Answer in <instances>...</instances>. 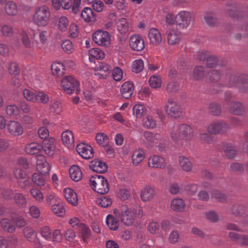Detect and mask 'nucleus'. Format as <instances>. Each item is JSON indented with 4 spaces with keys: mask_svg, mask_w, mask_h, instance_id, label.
Masks as SVG:
<instances>
[{
    "mask_svg": "<svg viewBox=\"0 0 248 248\" xmlns=\"http://www.w3.org/2000/svg\"><path fill=\"white\" fill-rule=\"evenodd\" d=\"M90 186L93 190L98 193L104 194L109 190V186L108 180L103 176L95 175L90 178Z\"/></svg>",
    "mask_w": 248,
    "mask_h": 248,
    "instance_id": "nucleus-2",
    "label": "nucleus"
},
{
    "mask_svg": "<svg viewBox=\"0 0 248 248\" xmlns=\"http://www.w3.org/2000/svg\"><path fill=\"white\" fill-rule=\"evenodd\" d=\"M51 70L54 75L60 76L63 74L64 67L62 63L54 62L51 65Z\"/></svg>",
    "mask_w": 248,
    "mask_h": 248,
    "instance_id": "nucleus-46",
    "label": "nucleus"
},
{
    "mask_svg": "<svg viewBox=\"0 0 248 248\" xmlns=\"http://www.w3.org/2000/svg\"><path fill=\"white\" fill-rule=\"evenodd\" d=\"M1 31L2 35L7 37H11L14 34L13 27L7 24H4L1 27Z\"/></svg>",
    "mask_w": 248,
    "mask_h": 248,
    "instance_id": "nucleus-56",
    "label": "nucleus"
},
{
    "mask_svg": "<svg viewBox=\"0 0 248 248\" xmlns=\"http://www.w3.org/2000/svg\"><path fill=\"white\" fill-rule=\"evenodd\" d=\"M0 225L2 230L9 233H13L16 231V227L12 224L10 220L6 218H3L0 221Z\"/></svg>",
    "mask_w": 248,
    "mask_h": 248,
    "instance_id": "nucleus-36",
    "label": "nucleus"
},
{
    "mask_svg": "<svg viewBox=\"0 0 248 248\" xmlns=\"http://www.w3.org/2000/svg\"><path fill=\"white\" fill-rule=\"evenodd\" d=\"M181 33L176 30H171L167 35V41L169 45H174L178 43L181 39Z\"/></svg>",
    "mask_w": 248,
    "mask_h": 248,
    "instance_id": "nucleus-28",
    "label": "nucleus"
},
{
    "mask_svg": "<svg viewBox=\"0 0 248 248\" xmlns=\"http://www.w3.org/2000/svg\"><path fill=\"white\" fill-rule=\"evenodd\" d=\"M31 196L39 203H42L44 201L43 193L36 188H32L30 190Z\"/></svg>",
    "mask_w": 248,
    "mask_h": 248,
    "instance_id": "nucleus-49",
    "label": "nucleus"
},
{
    "mask_svg": "<svg viewBox=\"0 0 248 248\" xmlns=\"http://www.w3.org/2000/svg\"><path fill=\"white\" fill-rule=\"evenodd\" d=\"M51 209L54 214L59 217H63L65 212L63 203L61 201L52 205Z\"/></svg>",
    "mask_w": 248,
    "mask_h": 248,
    "instance_id": "nucleus-31",
    "label": "nucleus"
},
{
    "mask_svg": "<svg viewBox=\"0 0 248 248\" xmlns=\"http://www.w3.org/2000/svg\"><path fill=\"white\" fill-rule=\"evenodd\" d=\"M95 138L97 143L102 146H105L108 143V138L104 133H98L96 135Z\"/></svg>",
    "mask_w": 248,
    "mask_h": 248,
    "instance_id": "nucleus-58",
    "label": "nucleus"
},
{
    "mask_svg": "<svg viewBox=\"0 0 248 248\" xmlns=\"http://www.w3.org/2000/svg\"><path fill=\"white\" fill-rule=\"evenodd\" d=\"M90 168L94 172L102 173L107 171L108 167L105 162L98 159H94L91 162Z\"/></svg>",
    "mask_w": 248,
    "mask_h": 248,
    "instance_id": "nucleus-19",
    "label": "nucleus"
},
{
    "mask_svg": "<svg viewBox=\"0 0 248 248\" xmlns=\"http://www.w3.org/2000/svg\"><path fill=\"white\" fill-rule=\"evenodd\" d=\"M179 164L183 170L190 172L192 170L193 165L189 158L184 156H181L179 158Z\"/></svg>",
    "mask_w": 248,
    "mask_h": 248,
    "instance_id": "nucleus-32",
    "label": "nucleus"
},
{
    "mask_svg": "<svg viewBox=\"0 0 248 248\" xmlns=\"http://www.w3.org/2000/svg\"><path fill=\"white\" fill-rule=\"evenodd\" d=\"M63 235L60 229H55L52 232V239L54 243H59L62 241Z\"/></svg>",
    "mask_w": 248,
    "mask_h": 248,
    "instance_id": "nucleus-59",
    "label": "nucleus"
},
{
    "mask_svg": "<svg viewBox=\"0 0 248 248\" xmlns=\"http://www.w3.org/2000/svg\"><path fill=\"white\" fill-rule=\"evenodd\" d=\"M70 178L75 182H79L83 177L80 168L77 165L72 166L69 170Z\"/></svg>",
    "mask_w": 248,
    "mask_h": 248,
    "instance_id": "nucleus-26",
    "label": "nucleus"
},
{
    "mask_svg": "<svg viewBox=\"0 0 248 248\" xmlns=\"http://www.w3.org/2000/svg\"><path fill=\"white\" fill-rule=\"evenodd\" d=\"M15 204L20 208H24L27 204V201L24 195L21 193H16L14 197Z\"/></svg>",
    "mask_w": 248,
    "mask_h": 248,
    "instance_id": "nucleus-39",
    "label": "nucleus"
},
{
    "mask_svg": "<svg viewBox=\"0 0 248 248\" xmlns=\"http://www.w3.org/2000/svg\"><path fill=\"white\" fill-rule=\"evenodd\" d=\"M93 39L98 46L108 47L111 43V35L107 31L98 30L93 34Z\"/></svg>",
    "mask_w": 248,
    "mask_h": 248,
    "instance_id": "nucleus-3",
    "label": "nucleus"
},
{
    "mask_svg": "<svg viewBox=\"0 0 248 248\" xmlns=\"http://www.w3.org/2000/svg\"><path fill=\"white\" fill-rule=\"evenodd\" d=\"M147 231L152 234L158 233L160 230L159 223L155 221H150L147 227Z\"/></svg>",
    "mask_w": 248,
    "mask_h": 248,
    "instance_id": "nucleus-52",
    "label": "nucleus"
},
{
    "mask_svg": "<svg viewBox=\"0 0 248 248\" xmlns=\"http://www.w3.org/2000/svg\"><path fill=\"white\" fill-rule=\"evenodd\" d=\"M6 112L9 116H17L20 113V109L15 105H10L6 108Z\"/></svg>",
    "mask_w": 248,
    "mask_h": 248,
    "instance_id": "nucleus-57",
    "label": "nucleus"
},
{
    "mask_svg": "<svg viewBox=\"0 0 248 248\" xmlns=\"http://www.w3.org/2000/svg\"><path fill=\"white\" fill-rule=\"evenodd\" d=\"M148 36L150 43L155 45L160 44L162 41V35L158 30L152 28L149 30Z\"/></svg>",
    "mask_w": 248,
    "mask_h": 248,
    "instance_id": "nucleus-25",
    "label": "nucleus"
},
{
    "mask_svg": "<svg viewBox=\"0 0 248 248\" xmlns=\"http://www.w3.org/2000/svg\"><path fill=\"white\" fill-rule=\"evenodd\" d=\"M221 82H223L224 86L228 87H233L238 86L241 92H245L246 88L248 87V84L238 82V78L235 75L229 73H227L225 77H221Z\"/></svg>",
    "mask_w": 248,
    "mask_h": 248,
    "instance_id": "nucleus-5",
    "label": "nucleus"
},
{
    "mask_svg": "<svg viewBox=\"0 0 248 248\" xmlns=\"http://www.w3.org/2000/svg\"><path fill=\"white\" fill-rule=\"evenodd\" d=\"M94 75L99 79L107 78L112 70L110 66L105 62H100L93 68Z\"/></svg>",
    "mask_w": 248,
    "mask_h": 248,
    "instance_id": "nucleus-7",
    "label": "nucleus"
},
{
    "mask_svg": "<svg viewBox=\"0 0 248 248\" xmlns=\"http://www.w3.org/2000/svg\"><path fill=\"white\" fill-rule=\"evenodd\" d=\"M178 127V131L180 134L181 139L189 140L193 136V130L188 125L184 124Z\"/></svg>",
    "mask_w": 248,
    "mask_h": 248,
    "instance_id": "nucleus-20",
    "label": "nucleus"
},
{
    "mask_svg": "<svg viewBox=\"0 0 248 248\" xmlns=\"http://www.w3.org/2000/svg\"><path fill=\"white\" fill-rule=\"evenodd\" d=\"M79 82L72 76H66L61 80V86L68 94H72L75 89L79 92Z\"/></svg>",
    "mask_w": 248,
    "mask_h": 248,
    "instance_id": "nucleus-4",
    "label": "nucleus"
},
{
    "mask_svg": "<svg viewBox=\"0 0 248 248\" xmlns=\"http://www.w3.org/2000/svg\"><path fill=\"white\" fill-rule=\"evenodd\" d=\"M24 151L26 154L31 155H36L37 157L42 155V146L37 142H32L25 146Z\"/></svg>",
    "mask_w": 248,
    "mask_h": 248,
    "instance_id": "nucleus-16",
    "label": "nucleus"
},
{
    "mask_svg": "<svg viewBox=\"0 0 248 248\" xmlns=\"http://www.w3.org/2000/svg\"><path fill=\"white\" fill-rule=\"evenodd\" d=\"M225 155L229 158H232L236 155V151L231 143H227L223 147Z\"/></svg>",
    "mask_w": 248,
    "mask_h": 248,
    "instance_id": "nucleus-53",
    "label": "nucleus"
},
{
    "mask_svg": "<svg viewBox=\"0 0 248 248\" xmlns=\"http://www.w3.org/2000/svg\"><path fill=\"white\" fill-rule=\"evenodd\" d=\"M89 58H95L96 60L102 59L105 57L104 52L98 48H93L89 51Z\"/></svg>",
    "mask_w": 248,
    "mask_h": 248,
    "instance_id": "nucleus-43",
    "label": "nucleus"
},
{
    "mask_svg": "<svg viewBox=\"0 0 248 248\" xmlns=\"http://www.w3.org/2000/svg\"><path fill=\"white\" fill-rule=\"evenodd\" d=\"M112 76L114 80L120 81L123 76V70L119 67H115L112 71Z\"/></svg>",
    "mask_w": 248,
    "mask_h": 248,
    "instance_id": "nucleus-62",
    "label": "nucleus"
},
{
    "mask_svg": "<svg viewBox=\"0 0 248 248\" xmlns=\"http://www.w3.org/2000/svg\"><path fill=\"white\" fill-rule=\"evenodd\" d=\"M50 166L43 155L37 156L36 169L42 175H46L49 173Z\"/></svg>",
    "mask_w": 248,
    "mask_h": 248,
    "instance_id": "nucleus-10",
    "label": "nucleus"
},
{
    "mask_svg": "<svg viewBox=\"0 0 248 248\" xmlns=\"http://www.w3.org/2000/svg\"><path fill=\"white\" fill-rule=\"evenodd\" d=\"M81 17L87 23L94 22L96 21V14L90 7H85L82 10Z\"/></svg>",
    "mask_w": 248,
    "mask_h": 248,
    "instance_id": "nucleus-21",
    "label": "nucleus"
},
{
    "mask_svg": "<svg viewBox=\"0 0 248 248\" xmlns=\"http://www.w3.org/2000/svg\"><path fill=\"white\" fill-rule=\"evenodd\" d=\"M148 166L155 168H164L166 166V163L164 158L157 155L151 156L148 160Z\"/></svg>",
    "mask_w": 248,
    "mask_h": 248,
    "instance_id": "nucleus-17",
    "label": "nucleus"
},
{
    "mask_svg": "<svg viewBox=\"0 0 248 248\" xmlns=\"http://www.w3.org/2000/svg\"><path fill=\"white\" fill-rule=\"evenodd\" d=\"M191 16L190 13L186 11H182L175 16L176 24L182 28L188 27L191 22Z\"/></svg>",
    "mask_w": 248,
    "mask_h": 248,
    "instance_id": "nucleus-9",
    "label": "nucleus"
},
{
    "mask_svg": "<svg viewBox=\"0 0 248 248\" xmlns=\"http://www.w3.org/2000/svg\"><path fill=\"white\" fill-rule=\"evenodd\" d=\"M63 194L66 200L74 206L78 204V198L77 193L70 188H65Z\"/></svg>",
    "mask_w": 248,
    "mask_h": 248,
    "instance_id": "nucleus-23",
    "label": "nucleus"
},
{
    "mask_svg": "<svg viewBox=\"0 0 248 248\" xmlns=\"http://www.w3.org/2000/svg\"><path fill=\"white\" fill-rule=\"evenodd\" d=\"M68 25L69 21L66 16H62L59 18L58 26L60 31H66Z\"/></svg>",
    "mask_w": 248,
    "mask_h": 248,
    "instance_id": "nucleus-60",
    "label": "nucleus"
},
{
    "mask_svg": "<svg viewBox=\"0 0 248 248\" xmlns=\"http://www.w3.org/2000/svg\"><path fill=\"white\" fill-rule=\"evenodd\" d=\"M121 221L126 226L131 225L135 218V213L132 209L127 208L122 211L118 215Z\"/></svg>",
    "mask_w": 248,
    "mask_h": 248,
    "instance_id": "nucleus-11",
    "label": "nucleus"
},
{
    "mask_svg": "<svg viewBox=\"0 0 248 248\" xmlns=\"http://www.w3.org/2000/svg\"><path fill=\"white\" fill-rule=\"evenodd\" d=\"M144 68L143 62L141 59L136 60L133 62L132 65L133 72L139 73H140Z\"/></svg>",
    "mask_w": 248,
    "mask_h": 248,
    "instance_id": "nucleus-61",
    "label": "nucleus"
},
{
    "mask_svg": "<svg viewBox=\"0 0 248 248\" xmlns=\"http://www.w3.org/2000/svg\"><path fill=\"white\" fill-rule=\"evenodd\" d=\"M43 175L40 173H33L32 176V181L33 183L40 187L45 186L46 180Z\"/></svg>",
    "mask_w": 248,
    "mask_h": 248,
    "instance_id": "nucleus-48",
    "label": "nucleus"
},
{
    "mask_svg": "<svg viewBox=\"0 0 248 248\" xmlns=\"http://www.w3.org/2000/svg\"><path fill=\"white\" fill-rule=\"evenodd\" d=\"M155 189L152 186H146L140 192V197L144 202L151 201L156 195Z\"/></svg>",
    "mask_w": 248,
    "mask_h": 248,
    "instance_id": "nucleus-18",
    "label": "nucleus"
},
{
    "mask_svg": "<svg viewBox=\"0 0 248 248\" xmlns=\"http://www.w3.org/2000/svg\"><path fill=\"white\" fill-rule=\"evenodd\" d=\"M42 150L46 154L50 156L54 155L56 151V140L54 138L50 137L47 140H44Z\"/></svg>",
    "mask_w": 248,
    "mask_h": 248,
    "instance_id": "nucleus-15",
    "label": "nucleus"
},
{
    "mask_svg": "<svg viewBox=\"0 0 248 248\" xmlns=\"http://www.w3.org/2000/svg\"><path fill=\"white\" fill-rule=\"evenodd\" d=\"M5 11L8 16L16 15L18 11L16 4L12 1L8 2L5 6Z\"/></svg>",
    "mask_w": 248,
    "mask_h": 248,
    "instance_id": "nucleus-42",
    "label": "nucleus"
},
{
    "mask_svg": "<svg viewBox=\"0 0 248 248\" xmlns=\"http://www.w3.org/2000/svg\"><path fill=\"white\" fill-rule=\"evenodd\" d=\"M185 207V202L182 199L175 198L171 202V208L175 211H182Z\"/></svg>",
    "mask_w": 248,
    "mask_h": 248,
    "instance_id": "nucleus-41",
    "label": "nucleus"
},
{
    "mask_svg": "<svg viewBox=\"0 0 248 248\" xmlns=\"http://www.w3.org/2000/svg\"><path fill=\"white\" fill-rule=\"evenodd\" d=\"M142 124L146 128H154L156 126V123L152 116L147 115L143 119Z\"/></svg>",
    "mask_w": 248,
    "mask_h": 248,
    "instance_id": "nucleus-47",
    "label": "nucleus"
},
{
    "mask_svg": "<svg viewBox=\"0 0 248 248\" xmlns=\"http://www.w3.org/2000/svg\"><path fill=\"white\" fill-rule=\"evenodd\" d=\"M134 91V85L131 82L124 83L121 87V93L123 97L129 98L132 95Z\"/></svg>",
    "mask_w": 248,
    "mask_h": 248,
    "instance_id": "nucleus-24",
    "label": "nucleus"
},
{
    "mask_svg": "<svg viewBox=\"0 0 248 248\" xmlns=\"http://www.w3.org/2000/svg\"><path fill=\"white\" fill-rule=\"evenodd\" d=\"M51 17L50 10L46 5L37 6L34 11L32 16V22L38 27H45L47 25Z\"/></svg>",
    "mask_w": 248,
    "mask_h": 248,
    "instance_id": "nucleus-1",
    "label": "nucleus"
},
{
    "mask_svg": "<svg viewBox=\"0 0 248 248\" xmlns=\"http://www.w3.org/2000/svg\"><path fill=\"white\" fill-rule=\"evenodd\" d=\"M62 103L60 101H55L50 105L51 111L55 114H59L62 111Z\"/></svg>",
    "mask_w": 248,
    "mask_h": 248,
    "instance_id": "nucleus-64",
    "label": "nucleus"
},
{
    "mask_svg": "<svg viewBox=\"0 0 248 248\" xmlns=\"http://www.w3.org/2000/svg\"><path fill=\"white\" fill-rule=\"evenodd\" d=\"M226 124L222 121H216L212 123L207 127V131L212 134H219L226 131Z\"/></svg>",
    "mask_w": 248,
    "mask_h": 248,
    "instance_id": "nucleus-14",
    "label": "nucleus"
},
{
    "mask_svg": "<svg viewBox=\"0 0 248 248\" xmlns=\"http://www.w3.org/2000/svg\"><path fill=\"white\" fill-rule=\"evenodd\" d=\"M78 233L82 237L84 242H86L87 240L90 237L91 232L90 229L86 225L82 223L79 225L78 228Z\"/></svg>",
    "mask_w": 248,
    "mask_h": 248,
    "instance_id": "nucleus-33",
    "label": "nucleus"
},
{
    "mask_svg": "<svg viewBox=\"0 0 248 248\" xmlns=\"http://www.w3.org/2000/svg\"><path fill=\"white\" fill-rule=\"evenodd\" d=\"M8 132L12 136L16 137L21 135L24 131L22 125L16 121H10L6 126Z\"/></svg>",
    "mask_w": 248,
    "mask_h": 248,
    "instance_id": "nucleus-12",
    "label": "nucleus"
},
{
    "mask_svg": "<svg viewBox=\"0 0 248 248\" xmlns=\"http://www.w3.org/2000/svg\"><path fill=\"white\" fill-rule=\"evenodd\" d=\"M8 71L10 74L15 76L19 75L20 72L18 65L15 62L9 63Z\"/></svg>",
    "mask_w": 248,
    "mask_h": 248,
    "instance_id": "nucleus-63",
    "label": "nucleus"
},
{
    "mask_svg": "<svg viewBox=\"0 0 248 248\" xmlns=\"http://www.w3.org/2000/svg\"><path fill=\"white\" fill-rule=\"evenodd\" d=\"M106 224L111 230L116 231L119 227V222L113 216L108 215L106 218Z\"/></svg>",
    "mask_w": 248,
    "mask_h": 248,
    "instance_id": "nucleus-44",
    "label": "nucleus"
},
{
    "mask_svg": "<svg viewBox=\"0 0 248 248\" xmlns=\"http://www.w3.org/2000/svg\"><path fill=\"white\" fill-rule=\"evenodd\" d=\"M129 46L132 49L137 51L142 50L145 47L143 39L140 36L137 34L131 36Z\"/></svg>",
    "mask_w": 248,
    "mask_h": 248,
    "instance_id": "nucleus-13",
    "label": "nucleus"
},
{
    "mask_svg": "<svg viewBox=\"0 0 248 248\" xmlns=\"http://www.w3.org/2000/svg\"><path fill=\"white\" fill-rule=\"evenodd\" d=\"M62 140L63 144L68 148H71L74 146V138L72 132L67 130L62 134Z\"/></svg>",
    "mask_w": 248,
    "mask_h": 248,
    "instance_id": "nucleus-22",
    "label": "nucleus"
},
{
    "mask_svg": "<svg viewBox=\"0 0 248 248\" xmlns=\"http://www.w3.org/2000/svg\"><path fill=\"white\" fill-rule=\"evenodd\" d=\"M149 83L152 88H159L161 86L162 80L160 76L153 75L150 77Z\"/></svg>",
    "mask_w": 248,
    "mask_h": 248,
    "instance_id": "nucleus-50",
    "label": "nucleus"
},
{
    "mask_svg": "<svg viewBox=\"0 0 248 248\" xmlns=\"http://www.w3.org/2000/svg\"><path fill=\"white\" fill-rule=\"evenodd\" d=\"M97 203L102 207L107 208L112 204L111 198L107 196L102 197L98 198L96 201Z\"/></svg>",
    "mask_w": 248,
    "mask_h": 248,
    "instance_id": "nucleus-55",
    "label": "nucleus"
},
{
    "mask_svg": "<svg viewBox=\"0 0 248 248\" xmlns=\"http://www.w3.org/2000/svg\"><path fill=\"white\" fill-rule=\"evenodd\" d=\"M129 23L125 18L120 19L117 25V30L122 34H125L129 31Z\"/></svg>",
    "mask_w": 248,
    "mask_h": 248,
    "instance_id": "nucleus-35",
    "label": "nucleus"
},
{
    "mask_svg": "<svg viewBox=\"0 0 248 248\" xmlns=\"http://www.w3.org/2000/svg\"><path fill=\"white\" fill-rule=\"evenodd\" d=\"M244 111L243 105L240 102L232 103L229 108V111L234 115H241Z\"/></svg>",
    "mask_w": 248,
    "mask_h": 248,
    "instance_id": "nucleus-37",
    "label": "nucleus"
},
{
    "mask_svg": "<svg viewBox=\"0 0 248 248\" xmlns=\"http://www.w3.org/2000/svg\"><path fill=\"white\" fill-rule=\"evenodd\" d=\"M165 110L166 113L172 117L177 118L182 114L180 107L173 99H169L165 106Z\"/></svg>",
    "mask_w": 248,
    "mask_h": 248,
    "instance_id": "nucleus-6",
    "label": "nucleus"
},
{
    "mask_svg": "<svg viewBox=\"0 0 248 248\" xmlns=\"http://www.w3.org/2000/svg\"><path fill=\"white\" fill-rule=\"evenodd\" d=\"M46 203L49 206H51L53 203H56L60 201L59 197L53 192L50 191L46 196Z\"/></svg>",
    "mask_w": 248,
    "mask_h": 248,
    "instance_id": "nucleus-45",
    "label": "nucleus"
},
{
    "mask_svg": "<svg viewBox=\"0 0 248 248\" xmlns=\"http://www.w3.org/2000/svg\"><path fill=\"white\" fill-rule=\"evenodd\" d=\"M11 220L16 228H21L25 227L27 224V221L25 218L19 214L15 213L12 214Z\"/></svg>",
    "mask_w": 248,
    "mask_h": 248,
    "instance_id": "nucleus-29",
    "label": "nucleus"
},
{
    "mask_svg": "<svg viewBox=\"0 0 248 248\" xmlns=\"http://www.w3.org/2000/svg\"><path fill=\"white\" fill-rule=\"evenodd\" d=\"M145 157L144 151L141 149L135 150L131 156L132 163L134 166H138Z\"/></svg>",
    "mask_w": 248,
    "mask_h": 248,
    "instance_id": "nucleus-27",
    "label": "nucleus"
},
{
    "mask_svg": "<svg viewBox=\"0 0 248 248\" xmlns=\"http://www.w3.org/2000/svg\"><path fill=\"white\" fill-rule=\"evenodd\" d=\"M76 150L79 155L85 159H89L93 156V149L89 144L79 143L77 146Z\"/></svg>",
    "mask_w": 248,
    "mask_h": 248,
    "instance_id": "nucleus-8",
    "label": "nucleus"
},
{
    "mask_svg": "<svg viewBox=\"0 0 248 248\" xmlns=\"http://www.w3.org/2000/svg\"><path fill=\"white\" fill-rule=\"evenodd\" d=\"M62 47L66 53L70 54L74 51V46L72 42L69 40H63L62 43Z\"/></svg>",
    "mask_w": 248,
    "mask_h": 248,
    "instance_id": "nucleus-54",
    "label": "nucleus"
},
{
    "mask_svg": "<svg viewBox=\"0 0 248 248\" xmlns=\"http://www.w3.org/2000/svg\"><path fill=\"white\" fill-rule=\"evenodd\" d=\"M38 232L46 240L48 241L51 240L52 231L49 226L44 225L41 227Z\"/></svg>",
    "mask_w": 248,
    "mask_h": 248,
    "instance_id": "nucleus-34",
    "label": "nucleus"
},
{
    "mask_svg": "<svg viewBox=\"0 0 248 248\" xmlns=\"http://www.w3.org/2000/svg\"><path fill=\"white\" fill-rule=\"evenodd\" d=\"M146 109L143 105L136 104L133 108V114L135 116L137 119H140L146 114Z\"/></svg>",
    "mask_w": 248,
    "mask_h": 248,
    "instance_id": "nucleus-38",
    "label": "nucleus"
},
{
    "mask_svg": "<svg viewBox=\"0 0 248 248\" xmlns=\"http://www.w3.org/2000/svg\"><path fill=\"white\" fill-rule=\"evenodd\" d=\"M229 237L232 240L239 244L248 246V237L246 235H240L236 232H231L229 233Z\"/></svg>",
    "mask_w": 248,
    "mask_h": 248,
    "instance_id": "nucleus-30",
    "label": "nucleus"
},
{
    "mask_svg": "<svg viewBox=\"0 0 248 248\" xmlns=\"http://www.w3.org/2000/svg\"><path fill=\"white\" fill-rule=\"evenodd\" d=\"M23 233L26 238L31 243H35L36 237L35 231L32 228L27 227L23 230Z\"/></svg>",
    "mask_w": 248,
    "mask_h": 248,
    "instance_id": "nucleus-40",
    "label": "nucleus"
},
{
    "mask_svg": "<svg viewBox=\"0 0 248 248\" xmlns=\"http://www.w3.org/2000/svg\"><path fill=\"white\" fill-rule=\"evenodd\" d=\"M49 100V97L47 94L43 92H40L36 93L34 102L46 104L48 102Z\"/></svg>",
    "mask_w": 248,
    "mask_h": 248,
    "instance_id": "nucleus-51",
    "label": "nucleus"
}]
</instances>
